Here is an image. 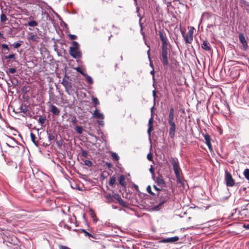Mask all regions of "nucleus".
Listing matches in <instances>:
<instances>
[{
	"instance_id": "obj_12",
	"label": "nucleus",
	"mask_w": 249,
	"mask_h": 249,
	"mask_svg": "<svg viewBox=\"0 0 249 249\" xmlns=\"http://www.w3.org/2000/svg\"><path fill=\"white\" fill-rule=\"evenodd\" d=\"M153 122V115H151V117L149 120L148 124V128L147 130V133L148 134L149 138H150V137H151V132L153 130V126H152ZM149 139L150 140V138H149Z\"/></svg>"
},
{
	"instance_id": "obj_3",
	"label": "nucleus",
	"mask_w": 249,
	"mask_h": 249,
	"mask_svg": "<svg viewBox=\"0 0 249 249\" xmlns=\"http://www.w3.org/2000/svg\"><path fill=\"white\" fill-rule=\"evenodd\" d=\"M168 45L161 46V60L164 67L168 65Z\"/></svg>"
},
{
	"instance_id": "obj_48",
	"label": "nucleus",
	"mask_w": 249,
	"mask_h": 249,
	"mask_svg": "<svg viewBox=\"0 0 249 249\" xmlns=\"http://www.w3.org/2000/svg\"><path fill=\"white\" fill-rule=\"evenodd\" d=\"M154 72H155L153 69L150 71V74L153 76V80L154 81H155Z\"/></svg>"
},
{
	"instance_id": "obj_47",
	"label": "nucleus",
	"mask_w": 249,
	"mask_h": 249,
	"mask_svg": "<svg viewBox=\"0 0 249 249\" xmlns=\"http://www.w3.org/2000/svg\"><path fill=\"white\" fill-rule=\"evenodd\" d=\"M243 227L249 230V224H244L243 226Z\"/></svg>"
},
{
	"instance_id": "obj_10",
	"label": "nucleus",
	"mask_w": 249,
	"mask_h": 249,
	"mask_svg": "<svg viewBox=\"0 0 249 249\" xmlns=\"http://www.w3.org/2000/svg\"><path fill=\"white\" fill-rule=\"evenodd\" d=\"M179 237L177 236L167 238L163 239L160 241V243H174L178 241Z\"/></svg>"
},
{
	"instance_id": "obj_41",
	"label": "nucleus",
	"mask_w": 249,
	"mask_h": 249,
	"mask_svg": "<svg viewBox=\"0 0 249 249\" xmlns=\"http://www.w3.org/2000/svg\"><path fill=\"white\" fill-rule=\"evenodd\" d=\"M69 36L70 37V39L71 40H74L77 38V36L74 35H71L70 34L69 35Z\"/></svg>"
},
{
	"instance_id": "obj_6",
	"label": "nucleus",
	"mask_w": 249,
	"mask_h": 249,
	"mask_svg": "<svg viewBox=\"0 0 249 249\" xmlns=\"http://www.w3.org/2000/svg\"><path fill=\"white\" fill-rule=\"evenodd\" d=\"M193 30L194 28L192 27L189 30L186 35H185L184 32L182 31L181 34L184 37L186 43H191L193 39Z\"/></svg>"
},
{
	"instance_id": "obj_17",
	"label": "nucleus",
	"mask_w": 249,
	"mask_h": 249,
	"mask_svg": "<svg viewBox=\"0 0 249 249\" xmlns=\"http://www.w3.org/2000/svg\"><path fill=\"white\" fill-rule=\"evenodd\" d=\"M156 182L158 185L159 186H163L165 184L162 177L160 176H159L157 178Z\"/></svg>"
},
{
	"instance_id": "obj_50",
	"label": "nucleus",
	"mask_w": 249,
	"mask_h": 249,
	"mask_svg": "<svg viewBox=\"0 0 249 249\" xmlns=\"http://www.w3.org/2000/svg\"><path fill=\"white\" fill-rule=\"evenodd\" d=\"M149 171L152 174H154V170L152 167L150 168Z\"/></svg>"
},
{
	"instance_id": "obj_23",
	"label": "nucleus",
	"mask_w": 249,
	"mask_h": 249,
	"mask_svg": "<svg viewBox=\"0 0 249 249\" xmlns=\"http://www.w3.org/2000/svg\"><path fill=\"white\" fill-rule=\"evenodd\" d=\"M75 130L78 134H82L83 131V128L80 126H77L75 127Z\"/></svg>"
},
{
	"instance_id": "obj_25",
	"label": "nucleus",
	"mask_w": 249,
	"mask_h": 249,
	"mask_svg": "<svg viewBox=\"0 0 249 249\" xmlns=\"http://www.w3.org/2000/svg\"><path fill=\"white\" fill-rule=\"evenodd\" d=\"M37 22L35 20H32L28 22V25L31 27H35L37 25Z\"/></svg>"
},
{
	"instance_id": "obj_35",
	"label": "nucleus",
	"mask_w": 249,
	"mask_h": 249,
	"mask_svg": "<svg viewBox=\"0 0 249 249\" xmlns=\"http://www.w3.org/2000/svg\"><path fill=\"white\" fill-rule=\"evenodd\" d=\"M92 100L95 105H98L99 104V102L97 98L92 97Z\"/></svg>"
},
{
	"instance_id": "obj_30",
	"label": "nucleus",
	"mask_w": 249,
	"mask_h": 249,
	"mask_svg": "<svg viewBox=\"0 0 249 249\" xmlns=\"http://www.w3.org/2000/svg\"><path fill=\"white\" fill-rule=\"evenodd\" d=\"M0 21L1 22H5L6 20H7V18H6V15L3 14V13H2L1 15H0Z\"/></svg>"
},
{
	"instance_id": "obj_28",
	"label": "nucleus",
	"mask_w": 249,
	"mask_h": 249,
	"mask_svg": "<svg viewBox=\"0 0 249 249\" xmlns=\"http://www.w3.org/2000/svg\"><path fill=\"white\" fill-rule=\"evenodd\" d=\"M116 181L115 178L114 177H111L110 178L109 181V184L110 186H113Z\"/></svg>"
},
{
	"instance_id": "obj_21",
	"label": "nucleus",
	"mask_w": 249,
	"mask_h": 249,
	"mask_svg": "<svg viewBox=\"0 0 249 249\" xmlns=\"http://www.w3.org/2000/svg\"><path fill=\"white\" fill-rule=\"evenodd\" d=\"M87 79V82L89 84L91 85L93 84V81L92 80V78L91 76H89L87 74H86V75H84Z\"/></svg>"
},
{
	"instance_id": "obj_53",
	"label": "nucleus",
	"mask_w": 249,
	"mask_h": 249,
	"mask_svg": "<svg viewBox=\"0 0 249 249\" xmlns=\"http://www.w3.org/2000/svg\"><path fill=\"white\" fill-rule=\"evenodd\" d=\"M153 108H154V107H152L151 108V115H153Z\"/></svg>"
},
{
	"instance_id": "obj_13",
	"label": "nucleus",
	"mask_w": 249,
	"mask_h": 249,
	"mask_svg": "<svg viewBox=\"0 0 249 249\" xmlns=\"http://www.w3.org/2000/svg\"><path fill=\"white\" fill-rule=\"evenodd\" d=\"M204 138L205 141V143L208 146L209 149L210 151H213V148L211 142V138L210 136L208 134L205 135L204 136Z\"/></svg>"
},
{
	"instance_id": "obj_57",
	"label": "nucleus",
	"mask_w": 249,
	"mask_h": 249,
	"mask_svg": "<svg viewBox=\"0 0 249 249\" xmlns=\"http://www.w3.org/2000/svg\"><path fill=\"white\" fill-rule=\"evenodd\" d=\"M153 86L154 87H155V84H153Z\"/></svg>"
},
{
	"instance_id": "obj_52",
	"label": "nucleus",
	"mask_w": 249,
	"mask_h": 249,
	"mask_svg": "<svg viewBox=\"0 0 249 249\" xmlns=\"http://www.w3.org/2000/svg\"><path fill=\"white\" fill-rule=\"evenodd\" d=\"M76 189L78 190H79V191H82V189L80 187H76Z\"/></svg>"
},
{
	"instance_id": "obj_4",
	"label": "nucleus",
	"mask_w": 249,
	"mask_h": 249,
	"mask_svg": "<svg viewBox=\"0 0 249 249\" xmlns=\"http://www.w3.org/2000/svg\"><path fill=\"white\" fill-rule=\"evenodd\" d=\"M170 162L173 166V170L178 180H179L180 178V172L181 171L179 165V162L177 158H173L170 160Z\"/></svg>"
},
{
	"instance_id": "obj_42",
	"label": "nucleus",
	"mask_w": 249,
	"mask_h": 249,
	"mask_svg": "<svg viewBox=\"0 0 249 249\" xmlns=\"http://www.w3.org/2000/svg\"><path fill=\"white\" fill-rule=\"evenodd\" d=\"M156 93H157V91H156V89H154V90H153V91H152V95H153V98H154V103L155 102V100H156Z\"/></svg>"
},
{
	"instance_id": "obj_24",
	"label": "nucleus",
	"mask_w": 249,
	"mask_h": 249,
	"mask_svg": "<svg viewBox=\"0 0 249 249\" xmlns=\"http://www.w3.org/2000/svg\"><path fill=\"white\" fill-rule=\"evenodd\" d=\"M29 39L33 41L38 42L39 37H38L36 35H32L30 37H29Z\"/></svg>"
},
{
	"instance_id": "obj_11",
	"label": "nucleus",
	"mask_w": 249,
	"mask_h": 249,
	"mask_svg": "<svg viewBox=\"0 0 249 249\" xmlns=\"http://www.w3.org/2000/svg\"><path fill=\"white\" fill-rule=\"evenodd\" d=\"M239 39L240 42L242 44L244 49L245 50L248 47V43L245 39V37L243 34H240L239 35Z\"/></svg>"
},
{
	"instance_id": "obj_43",
	"label": "nucleus",
	"mask_w": 249,
	"mask_h": 249,
	"mask_svg": "<svg viewBox=\"0 0 249 249\" xmlns=\"http://www.w3.org/2000/svg\"><path fill=\"white\" fill-rule=\"evenodd\" d=\"M147 158L149 160H152L153 158V155L151 153H149L147 154Z\"/></svg>"
},
{
	"instance_id": "obj_33",
	"label": "nucleus",
	"mask_w": 249,
	"mask_h": 249,
	"mask_svg": "<svg viewBox=\"0 0 249 249\" xmlns=\"http://www.w3.org/2000/svg\"><path fill=\"white\" fill-rule=\"evenodd\" d=\"M1 48H2V50L4 51L7 50V51H9V50L8 46L5 44H2Z\"/></svg>"
},
{
	"instance_id": "obj_40",
	"label": "nucleus",
	"mask_w": 249,
	"mask_h": 249,
	"mask_svg": "<svg viewBox=\"0 0 249 249\" xmlns=\"http://www.w3.org/2000/svg\"><path fill=\"white\" fill-rule=\"evenodd\" d=\"M16 71V70L15 68H9L8 69V72L10 73H15V72Z\"/></svg>"
},
{
	"instance_id": "obj_56",
	"label": "nucleus",
	"mask_w": 249,
	"mask_h": 249,
	"mask_svg": "<svg viewBox=\"0 0 249 249\" xmlns=\"http://www.w3.org/2000/svg\"><path fill=\"white\" fill-rule=\"evenodd\" d=\"M150 66H151L152 67H153V66L151 64H150Z\"/></svg>"
},
{
	"instance_id": "obj_32",
	"label": "nucleus",
	"mask_w": 249,
	"mask_h": 249,
	"mask_svg": "<svg viewBox=\"0 0 249 249\" xmlns=\"http://www.w3.org/2000/svg\"><path fill=\"white\" fill-rule=\"evenodd\" d=\"M111 157L113 159H114L116 160H118L119 159V157L118 156L117 154H116V153H112L111 154Z\"/></svg>"
},
{
	"instance_id": "obj_15",
	"label": "nucleus",
	"mask_w": 249,
	"mask_h": 249,
	"mask_svg": "<svg viewBox=\"0 0 249 249\" xmlns=\"http://www.w3.org/2000/svg\"><path fill=\"white\" fill-rule=\"evenodd\" d=\"M159 36L160 39L162 42V45H168V43L167 42V38L165 36H164V35L163 34V33L161 32H160Z\"/></svg>"
},
{
	"instance_id": "obj_2",
	"label": "nucleus",
	"mask_w": 249,
	"mask_h": 249,
	"mask_svg": "<svg viewBox=\"0 0 249 249\" xmlns=\"http://www.w3.org/2000/svg\"><path fill=\"white\" fill-rule=\"evenodd\" d=\"M70 54L74 58H80L82 53L80 50V45L76 41L72 42V46L70 47L69 51Z\"/></svg>"
},
{
	"instance_id": "obj_44",
	"label": "nucleus",
	"mask_w": 249,
	"mask_h": 249,
	"mask_svg": "<svg viewBox=\"0 0 249 249\" xmlns=\"http://www.w3.org/2000/svg\"><path fill=\"white\" fill-rule=\"evenodd\" d=\"M97 123L100 125H101V126L104 125V122L103 121V120L97 121Z\"/></svg>"
},
{
	"instance_id": "obj_9",
	"label": "nucleus",
	"mask_w": 249,
	"mask_h": 249,
	"mask_svg": "<svg viewBox=\"0 0 249 249\" xmlns=\"http://www.w3.org/2000/svg\"><path fill=\"white\" fill-rule=\"evenodd\" d=\"M92 117L103 120L105 118V116L103 113L100 112V110L96 108L92 114Z\"/></svg>"
},
{
	"instance_id": "obj_16",
	"label": "nucleus",
	"mask_w": 249,
	"mask_h": 249,
	"mask_svg": "<svg viewBox=\"0 0 249 249\" xmlns=\"http://www.w3.org/2000/svg\"><path fill=\"white\" fill-rule=\"evenodd\" d=\"M50 109L51 112L54 115H58L60 113L59 109L53 105H50Z\"/></svg>"
},
{
	"instance_id": "obj_51",
	"label": "nucleus",
	"mask_w": 249,
	"mask_h": 249,
	"mask_svg": "<svg viewBox=\"0 0 249 249\" xmlns=\"http://www.w3.org/2000/svg\"><path fill=\"white\" fill-rule=\"evenodd\" d=\"M118 200H119V201L120 202V203L121 204V203H122V202H123V199H122L121 198V197H119V198H118Z\"/></svg>"
},
{
	"instance_id": "obj_36",
	"label": "nucleus",
	"mask_w": 249,
	"mask_h": 249,
	"mask_svg": "<svg viewBox=\"0 0 249 249\" xmlns=\"http://www.w3.org/2000/svg\"><path fill=\"white\" fill-rule=\"evenodd\" d=\"M84 232L85 235L86 236H90V237H91L92 238H94V236L93 235H92L90 233H89L88 232H87L86 230H82Z\"/></svg>"
},
{
	"instance_id": "obj_7",
	"label": "nucleus",
	"mask_w": 249,
	"mask_h": 249,
	"mask_svg": "<svg viewBox=\"0 0 249 249\" xmlns=\"http://www.w3.org/2000/svg\"><path fill=\"white\" fill-rule=\"evenodd\" d=\"M225 181L226 185L228 186H233L234 185V181L231 174L227 171L225 172Z\"/></svg>"
},
{
	"instance_id": "obj_8",
	"label": "nucleus",
	"mask_w": 249,
	"mask_h": 249,
	"mask_svg": "<svg viewBox=\"0 0 249 249\" xmlns=\"http://www.w3.org/2000/svg\"><path fill=\"white\" fill-rule=\"evenodd\" d=\"M62 84L64 86L66 92L69 94H71L72 93V91H71V89L72 88L71 83L68 81L65 80L64 79H63L62 82Z\"/></svg>"
},
{
	"instance_id": "obj_46",
	"label": "nucleus",
	"mask_w": 249,
	"mask_h": 249,
	"mask_svg": "<svg viewBox=\"0 0 249 249\" xmlns=\"http://www.w3.org/2000/svg\"><path fill=\"white\" fill-rule=\"evenodd\" d=\"M59 248V249H71L70 248H69L67 246H62V245L60 246Z\"/></svg>"
},
{
	"instance_id": "obj_27",
	"label": "nucleus",
	"mask_w": 249,
	"mask_h": 249,
	"mask_svg": "<svg viewBox=\"0 0 249 249\" xmlns=\"http://www.w3.org/2000/svg\"><path fill=\"white\" fill-rule=\"evenodd\" d=\"M46 120V117L45 116H41L39 118L38 122L41 124H43Z\"/></svg>"
},
{
	"instance_id": "obj_26",
	"label": "nucleus",
	"mask_w": 249,
	"mask_h": 249,
	"mask_svg": "<svg viewBox=\"0 0 249 249\" xmlns=\"http://www.w3.org/2000/svg\"><path fill=\"white\" fill-rule=\"evenodd\" d=\"M5 59H14V61L16 62L15 59V54H10L9 55L5 56Z\"/></svg>"
},
{
	"instance_id": "obj_45",
	"label": "nucleus",
	"mask_w": 249,
	"mask_h": 249,
	"mask_svg": "<svg viewBox=\"0 0 249 249\" xmlns=\"http://www.w3.org/2000/svg\"><path fill=\"white\" fill-rule=\"evenodd\" d=\"M56 144L59 147H61L62 145V142L61 141H57Z\"/></svg>"
},
{
	"instance_id": "obj_22",
	"label": "nucleus",
	"mask_w": 249,
	"mask_h": 249,
	"mask_svg": "<svg viewBox=\"0 0 249 249\" xmlns=\"http://www.w3.org/2000/svg\"><path fill=\"white\" fill-rule=\"evenodd\" d=\"M124 179L125 178L123 175L120 176L119 178V183L122 186H124L125 184Z\"/></svg>"
},
{
	"instance_id": "obj_38",
	"label": "nucleus",
	"mask_w": 249,
	"mask_h": 249,
	"mask_svg": "<svg viewBox=\"0 0 249 249\" xmlns=\"http://www.w3.org/2000/svg\"><path fill=\"white\" fill-rule=\"evenodd\" d=\"M21 44L19 42L15 43L13 44L14 48L17 49L19 48L21 46Z\"/></svg>"
},
{
	"instance_id": "obj_39",
	"label": "nucleus",
	"mask_w": 249,
	"mask_h": 249,
	"mask_svg": "<svg viewBox=\"0 0 249 249\" xmlns=\"http://www.w3.org/2000/svg\"><path fill=\"white\" fill-rule=\"evenodd\" d=\"M81 156L84 158L87 157L88 152L86 150H82L81 152Z\"/></svg>"
},
{
	"instance_id": "obj_49",
	"label": "nucleus",
	"mask_w": 249,
	"mask_h": 249,
	"mask_svg": "<svg viewBox=\"0 0 249 249\" xmlns=\"http://www.w3.org/2000/svg\"><path fill=\"white\" fill-rule=\"evenodd\" d=\"M154 188L157 191H159L160 190V189L158 188L156 185H154Z\"/></svg>"
},
{
	"instance_id": "obj_37",
	"label": "nucleus",
	"mask_w": 249,
	"mask_h": 249,
	"mask_svg": "<svg viewBox=\"0 0 249 249\" xmlns=\"http://www.w3.org/2000/svg\"><path fill=\"white\" fill-rule=\"evenodd\" d=\"M146 190L147 191V192L149 194H150L151 195H154V193H153L152 192V190H151V187L150 185H148L147 187V188H146Z\"/></svg>"
},
{
	"instance_id": "obj_20",
	"label": "nucleus",
	"mask_w": 249,
	"mask_h": 249,
	"mask_svg": "<svg viewBox=\"0 0 249 249\" xmlns=\"http://www.w3.org/2000/svg\"><path fill=\"white\" fill-rule=\"evenodd\" d=\"M19 110L20 112H22L25 114H26L28 111V109L26 106L25 105L23 106V105H22L20 106V107L19 108Z\"/></svg>"
},
{
	"instance_id": "obj_58",
	"label": "nucleus",
	"mask_w": 249,
	"mask_h": 249,
	"mask_svg": "<svg viewBox=\"0 0 249 249\" xmlns=\"http://www.w3.org/2000/svg\"><path fill=\"white\" fill-rule=\"evenodd\" d=\"M136 2V0H134Z\"/></svg>"
},
{
	"instance_id": "obj_1",
	"label": "nucleus",
	"mask_w": 249,
	"mask_h": 249,
	"mask_svg": "<svg viewBox=\"0 0 249 249\" xmlns=\"http://www.w3.org/2000/svg\"><path fill=\"white\" fill-rule=\"evenodd\" d=\"M175 110L172 107L170 109L169 113L168 116V122L170 126L169 131L170 137L173 138L175 135L176 126L174 121Z\"/></svg>"
},
{
	"instance_id": "obj_14",
	"label": "nucleus",
	"mask_w": 249,
	"mask_h": 249,
	"mask_svg": "<svg viewBox=\"0 0 249 249\" xmlns=\"http://www.w3.org/2000/svg\"><path fill=\"white\" fill-rule=\"evenodd\" d=\"M202 48L207 51H210L211 47L210 43L207 40H203L201 44Z\"/></svg>"
},
{
	"instance_id": "obj_29",
	"label": "nucleus",
	"mask_w": 249,
	"mask_h": 249,
	"mask_svg": "<svg viewBox=\"0 0 249 249\" xmlns=\"http://www.w3.org/2000/svg\"><path fill=\"white\" fill-rule=\"evenodd\" d=\"M30 136H31V140H32V141L36 146L37 145V143H36V142L35 141V138H36L35 135L33 133H31Z\"/></svg>"
},
{
	"instance_id": "obj_18",
	"label": "nucleus",
	"mask_w": 249,
	"mask_h": 249,
	"mask_svg": "<svg viewBox=\"0 0 249 249\" xmlns=\"http://www.w3.org/2000/svg\"><path fill=\"white\" fill-rule=\"evenodd\" d=\"M57 135L55 133L48 134V139L49 141H55L56 139Z\"/></svg>"
},
{
	"instance_id": "obj_54",
	"label": "nucleus",
	"mask_w": 249,
	"mask_h": 249,
	"mask_svg": "<svg viewBox=\"0 0 249 249\" xmlns=\"http://www.w3.org/2000/svg\"><path fill=\"white\" fill-rule=\"evenodd\" d=\"M149 52H150V50H148V51H147V54L148 55L149 58H150V57H149Z\"/></svg>"
},
{
	"instance_id": "obj_31",
	"label": "nucleus",
	"mask_w": 249,
	"mask_h": 249,
	"mask_svg": "<svg viewBox=\"0 0 249 249\" xmlns=\"http://www.w3.org/2000/svg\"><path fill=\"white\" fill-rule=\"evenodd\" d=\"M75 70L77 71L83 75H86V73H84L83 71L82 70L81 68L80 67H77L75 68Z\"/></svg>"
},
{
	"instance_id": "obj_55",
	"label": "nucleus",
	"mask_w": 249,
	"mask_h": 249,
	"mask_svg": "<svg viewBox=\"0 0 249 249\" xmlns=\"http://www.w3.org/2000/svg\"><path fill=\"white\" fill-rule=\"evenodd\" d=\"M3 35L0 32V37H2Z\"/></svg>"
},
{
	"instance_id": "obj_5",
	"label": "nucleus",
	"mask_w": 249,
	"mask_h": 249,
	"mask_svg": "<svg viewBox=\"0 0 249 249\" xmlns=\"http://www.w3.org/2000/svg\"><path fill=\"white\" fill-rule=\"evenodd\" d=\"M169 198L168 192L166 191H163L160 196V202L157 206L154 207V209L156 210H159V207L162 205Z\"/></svg>"
},
{
	"instance_id": "obj_34",
	"label": "nucleus",
	"mask_w": 249,
	"mask_h": 249,
	"mask_svg": "<svg viewBox=\"0 0 249 249\" xmlns=\"http://www.w3.org/2000/svg\"><path fill=\"white\" fill-rule=\"evenodd\" d=\"M85 165L88 166V167H90L92 165V162L91 161L89 160H85L84 161Z\"/></svg>"
},
{
	"instance_id": "obj_19",
	"label": "nucleus",
	"mask_w": 249,
	"mask_h": 249,
	"mask_svg": "<svg viewBox=\"0 0 249 249\" xmlns=\"http://www.w3.org/2000/svg\"><path fill=\"white\" fill-rule=\"evenodd\" d=\"M105 197L107 199V202L108 203H111L113 201V197L110 194H106Z\"/></svg>"
}]
</instances>
